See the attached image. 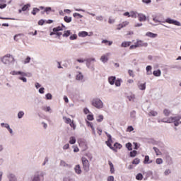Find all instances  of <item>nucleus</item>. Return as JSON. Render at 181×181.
Instances as JSON below:
<instances>
[{
  "mask_svg": "<svg viewBox=\"0 0 181 181\" xmlns=\"http://www.w3.org/2000/svg\"><path fill=\"white\" fill-rule=\"evenodd\" d=\"M40 176H43V173H41L40 175L35 174L30 181H40Z\"/></svg>",
  "mask_w": 181,
  "mask_h": 181,
  "instance_id": "ddd939ff",
  "label": "nucleus"
},
{
  "mask_svg": "<svg viewBox=\"0 0 181 181\" xmlns=\"http://www.w3.org/2000/svg\"><path fill=\"white\" fill-rule=\"evenodd\" d=\"M103 119H104V116L103 115H100L97 117L98 122H102Z\"/></svg>",
  "mask_w": 181,
  "mask_h": 181,
  "instance_id": "58836bf2",
  "label": "nucleus"
},
{
  "mask_svg": "<svg viewBox=\"0 0 181 181\" xmlns=\"http://www.w3.org/2000/svg\"><path fill=\"white\" fill-rule=\"evenodd\" d=\"M137 87L139 90H146V83H141V82H139L137 83Z\"/></svg>",
  "mask_w": 181,
  "mask_h": 181,
  "instance_id": "f8f14e48",
  "label": "nucleus"
},
{
  "mask_svg": "<svg viewBox=\"0 0 181 181\" xmlns=\"http://www.w3.org/2000/svg\"><path fill=\"white\" fill-rule=\"evenodd\" d=\"M29 8H30V4H28L24 5L22 8L23 12L28 11V9H29Z\"/></svg>",
  "mask_w": 181,
  "mask_h": 181,
  "instance_id": "c756f323",
  "label": "nucleus"
},
{
  "mask_svg": "<svg viewBox=\"0 0 181 181\" xmlns=\"http://www.w3.org/2000/svg\"><path fill=\"white\" fill-rule=\"evenodd\" d=\"M153 149L157 156L162 155V153H160V151L159 150V148L156 147H153Z\"/></svg>",
  "mask_w": 181,
  "mask_h": 181,
  "instance_id": "7c9ffc66",
  "label": "nucleus"
},
{
  "mask_svg": "<svg viewBox=\"0 0 181 181\" xmlns=\"http://www.w3.org/2000/svg\"><path fill=\"white\" fill-rule=\"evenodd\" d=\"M64 181H74V180H73V179H71L70 177H65L64 179Z\"/></svg>",
  "mask_w": 181,
  "mask_h": 181,
  "instance_id": "338daca9",
  "label": "nucleus"
},
{
  "mask_svg": "<svg viewBox=\"0 0 181 181\" xmlns=\"http://www.w3.org/2000/svg\"><path fill=\"white\" fill-rule=\"evenodd\" d=\"M76 62H78V63L83 64L85 62H86V59H83V58H78V59H76Z\"/></svg>",
  "mask_w": 181,
  "mask_h": 181,
  "instance_id": "a18cd8bd",
  "label": "nucleus"
},
{
  "mask_svg": "<svg viewBox=\"0 0 181 181\" xmlns=\"http://www.w3.org/2000/svg\"><path fill=\"white\" fill-rule=\"evenodd\" d=\"M30 58L29 57H28L25 61H24V64H26L27 63H30Z\"/></svg>",
  "mask_w": 181,
  "mask_h": 181,
  "instance_id": "69168bd1",
  "label": "nucleus"
},
{
  "mask_svg": "<svg viewBox=\"0 0 181 181\" xmlns=\"http://www.w3.org/2000/svg\"><path fill=\"white\" fill-rule=\"evenodd\" d=\"M42 110L44 111H45V112H50V111H52V108H50L49 106H48V107H43Z\"/></svg>",
  "mask_w": 181,
  "mask_h": 181,
  "instance_id": "ea45409f",
  "label": "nucleus"
},
{
  "mask_svg": "<svg viewBox=\"0 0 181 181\" xmlns=\"http://www.w3.org/2000/svg\"><path fill=\"white\" fill-rule=\"evenodd\" d=\"M1 62L6 66H9V64H13L15 63V58L11 54H7L1 58Z\"/></svg>",
  "mask_w": 181,
  "mask_h": 181,
  "instance_id": "f03ea898",
  "label": "nucleus"
},
{
  "mask_svg": "<svg viewBox=\"0 0 181 181\" xmlns=\"http://www.w3.org/2000/svg\"><path fill=\"white\" fill-rule=\"evenodd\" d=\"M92 105H93V107H95V108L100 110L103 108L104 104L103 103V101H101L100 99L96 98L92 100Z\"/></svg>",
  "mask_w": 181,
  "mask_h": 181,
  "instance_id": "20e7f679",
  "label": "nucleus"
},
{
  "mask_svg": "<svg viewBox=\"0 0 181 181\" xmlns=\"http://www.w3.org/2000/svg\"><path fill=\"white\" fill-rule=\"evenodd\" d=\"M153 76H155V77H160L161 74H162V71H160V69H158L156 70L153 72Z\"/></svg>",
  "mask_w": 181,
  "mask_h": 181,
  "instance_id": "6ab92c4d",
  "label": "nucleus"
},
{
  "mask_svg": "<svg viewBox=\"0 0 181 181\" xmlns=\"http://www.w3.org/2000/svg\"><path fill=\"white\" fill-rule=\"evenodd\" d=\"M102 43H105V45H108L109 46H111V45H112V41H108L107 40H103L102 41Z\"/></svg>",
  "mask_w": 181,
  "mask_h": 181,
  "instance_id": "c9c22d12",
  "label": "nucleus"
},
{
  "mask_svg": "<svg viewBox=\"0 0 181 181\" xmlns=\"http://www.w3.org/2000/svg\"><path fill=\"white\" fill-rule=\"evenodd\" d=\"M8 177L9 181H16V177L13 174H9Z\"/></svg>",
  "mask_w": 181,
  "mask_h": 181,
  "instance_id": "4be33fe9",
  "label": "nucleus"
},
{
  "mask_svg": "<svg viewBox=\"0 0 181 181\" xmlns=\"http://www.w3.org/2000/svg\"><path fill=\"white\" fill-rule=\"evenodd\" d=\"M70 127H71V128H73V129H76V124H74V122H71L69 123Z\"/></svg>",
  "mask_w": 181,
  "mask_h": 181,
  "instance_id": "0e129e2a",
  "label": "nucleus"
},
{
  "mask_svg": "<svg viewBox=\"0 0 181 181\" xmlns=\"http://www.w3.org/2000/svg\"><path fill=\"white\" fill-rule=\"evenodd\" d=\"M141 162V160L139 158H135L133 161H132V164L133 165H139V163Z\"/></svg>",
  "mask_w": 181,
  "mask_h": 181,
  "instance_id": "4c0bfd02",
  "label": "nucleus"
},
{
  "mask_svg": "<svg viewBox=\"0 0 181 181\" xmlns=\"http://www.w3.org/2000/svg\"><path fill=\"white\" fill-rule=\"evenodd\" d=\"M121 81L122 80L119 78H117V80L115 81V84L116 87H119L121 86Z\"/></svg>",
  "mask_w": 181,
  "mask_h": 181,
  "instance_id": "2f4dec72",
  "label": "nucleus"
},
{
  "mask_svg": "<svg viewBox=\"0 0 181 181\" xmlns=\"http://www.w3.org/2000/svg\"><path fill=\"white\" fill-rule=\"evenodd\" d=\"M86 64L88 69H90V70H91L92 71H94V70H95V68H94V64L93 63V62H95V58L86 59Z\"/></svg>",
  "mask_w": 181,
  "mask_h": 181,
  "instance_id": "7ed1b4c3",
  "label": "nucleus"
},
{
  "mask_svg": "<svg viewBox=\"0 0 181 181\" xmlns=\"http://www.w3.org/2000/svg\"><path fill=\"white\" fill-rule=\"evenodd\" d=\"M136 13L134 12V11H132L130 13V18H136Z\"/></svg>",
  "mask_w": 181,
  "mask_h": 181,
  "instance_id": "13d9d810",
  "label": "nucleus"
},
{
  "mask_svg": "<svg viewBox=\"0 0 181 181\" xmlns=\"http://www.w3.org/2000/svg\"><path fill=\"white\" fill-rule=\"evenodd\" d=\"M126 148H127L128 151H132V144L131 143L126 144Z\"/></svg>",
  "mask_w": 181,
  "mask_h": 181,
  "instance_id": "79ce46f5",
  "label": "nucleus"
},
{
  "mask_svg": "<svg viewBox=\"0 0 181 181\" xmlns=\"http://www.w3.org/2000/svg\"><path fill=\"white\" fill-rule=\"evenodd\" d=\"M156 163H157V165H162V163H163V160H162V158H157L156 160Z\"/></svg>",
  "mask_w": 181,
  "mask_h": 181,
  "instance_id": "c03bdc74",
  "label": "nucleus"
},
{
  "mask_svg": "<svg viewBox=\"0 0 181 181\" xmlns=\"http://www.w3.org/2000/svg\"><path fill=\"white\" fill-rule=\"evenodd\" d=\"M134 131V127L132 126H129L127 127V132H132Z\"/></svg>",
  "mask_w": 181,
  "mask_h": 181,
  "instance_id": "bf43d9fd",
  "label": "nucleus"
},
{
  "mask_svg": "<svg viewBox=\"0 0 181 181\" xmlns=\"http://www.w3.org/2000/svg\"><path fill=\"white\" fill-rule=\"evenodd\" d=\"M74 170L77 175H81V167H80V165H76L74 168Z\"/></svg>",
  "mask_w": 181,
  "mask_h": 181,
  "instance_id": "f3484780",
  "label": "nucleus"
},
{
  "mask_svg": "<svg viewBox=\"0 0 181 181\" xmlns=\"http://www.w3.org/2000/svg\"><path fill=\"white\" fill-rule=\"evenodd\" d=\"M49 35H50V36H53V35H56V37H58V39H60V36H62V35H63V33L57 31L56 33H50Z\"/></svg>",
  "mask_w": 181,
  "mask_h": 181,
  "instance_id": "412c9836",
  "label": "nucleus"
},
{
  "mask_svg": "<svg viewBox=\"0 0 181 181\" xmlns=\"http://www.w3.org/2000/svg\"><path fill=\"white\" fill-rule=\"evenodd\" d=\"M131 118H136V112L135 110H133L130 112Z\"/></svg>",
  "mask_w": 181,
  "mask_h": 181,
  "instance_id": "49530a36",
  "label": "nucleus"
},
{
  "mask_svg": "<svg viewBox=\"0 0 181 181\" xmlns=\"http://www.w3.org/2000/svg\"><path fill=\"white\" fill-rule=\"evenodd\" d=\"M127 98L129 100V101H132L134 103L136 98L135 94L131 93L129 95L127 96Z\"/></svg>",
  "mask_w": 181,
  "mask_h": 181,
  "instance_id": "dca6fc26",
  "label": "nucleus"
},
{
  "mask_svg": "<svg viewBox=\"0 0 181 181\" xmlns=\"http://www.w3.org/2000/svg\"><path fill=\"white\" fill-rule=\"evenodd\" d=\"M106 136H107L108 139L106 141V144L110 148V149H112V151H115V148L111 146V143L112 142V139L110 134L105 132Z\"/></svg>",
  "mask_w": 181,
  "mask_h": 181,
  "instance_id": "39448f33",
  "label": "nucleus"
},
{
  "mask_svg": "<svg viewBox=\"0 0 181 181\" xmlns=\"http://www.w3.org/2000/svg\"><path fill=\"white\" fill-rule=\"evenodd\" d=\"M146 36H147V37H151V39H155V37H158V34H155L151 32H147L146 33Z\"/></svg>",
  "mask_w": 181,
  "mask_h": 181,
  "instance_id": "4468645a",
  "label": "nucleus"
},
{
  "mask_svg": "<svg viewBox=\"0 0 181 181\" xmlns=\"http://www.w3.org/2000/svg\"><path fill=\"white\" fill-rule=\"evenodd\" d=\"M87 119H88V121H93V119H94V116L93 115H88L87 116Z\"/></svg>",
  "mask_w": 181,
  "mask_h": 181,
  "instance_id": "4d7b16f0",
  "label": "nucleus"
},
{
  "mask_svg": "<svg viewBox=\"0 0 181 181\" xmlns=\"http://www.w3.org/2000/svg\"><path fill=\"white\" fill-rule=\"evenodd\" d=\"M108 163L110 168L111 173H114L115 172V169L114 168V164H112L111 161H109Z\"/></svg>",
  "mask_w": 181,
  "mask_h": 181,
  "instance_id": "393cba45",
  "label": "nucleus"
},
{
  "mask_svg": "<svg viewBox=\"0 0 181 181\" xmlns=\"http://www.w3.org/2000/svg\"><path fill=\"white\" fill-rule=\"evenodd\" d=\"M83 78H84V76H83V74L81 72L78 71L76 74V80L81 81Z\"/></svg>",
  "mask_w": 181,
  "mask_h": 181,
  "instance_id": "aec40b11",
  "label": "nucleus"
},
{
  "mask_svg": "<svg viewBox=\"0 0 181 181\" xmlns=\"http://www.w3.org/2000/svg\"><path fill=\"white\" fill-rule=\"evenodd\" d=\"M165 22L167 23H169L170 25H175V26H180V22L173 20L172 18H167L165 20Z\"/></svg>",
  "mask_w": 181,
  "mask_h": 181,
  "instance_id": "423d86ee",
  "label": "nucleus"
},
{
  "mask_svg": "<svg viewBox=\"0 0 181 181\" xmlns=\"http://www.w3.org/2000/svg\"><path fill=\"white\" fill-rule=\"evenodd\" d=\"M69 39H70V40H76V39H77V35L74 34V35H71Z\"/></svg>",
  "mask_w": 181,
  "mask_h": 181,
  "instance_id": "6e6d98bb",
  "label": "nucleus"
},
{
  "mask_svg": "<svg viewBox=\"0 0 181 181\" xmlns=\"http://www.w3.org/2000/svg\"><path fill=\"white\" fill-rule=\"evenodd\" d=\"M128 73L131 77H135V75L134 74V71L129 70Z\"/></svg>",
  "mask_w": 181,
  "mask_h": 181,
  "instance_id": "052dcab7",
  "label": "nucleus"
},
{
  "mask_svg": "<svg viewBox=\"0 0 181 181\" xmlns=\"http://www.w3.org/2000/svg\"><path fill=\"white\" fill-rule=\"evenodd\" d=\"M115 80H117V78L115 76H110L108 78V81L110 84H111V86H113V84H115Z\"/></svg>",
  "mask_w": 181,
  "mask_h": 181,
  "instance_id": "a211bd4d",
  "label": "nucleus"
},
{
  "mask_svg": "<svg viewBox=\"0 0 181 181\" xmlns=\"http://www.w3.org/2000/svg\"><path fill=\"white\" fill-rule=\"evenodd\" d=\"M175 121H180V117H171L167 119V121H163V122H168L169 124H172V122H175Z\"/></svg>",
  "mask_w": 181,
  "mask_h": 181,
  "instance_id": "6e6552de",
  "label": "nucleus"
},
{
  "mask_svg": "<svg viewBox=\"0 0 181 181\" xmlns=\"http://www.w3.org/2000/svg\"><path fill=\"white\" fill-rule=\"evenodd\" d=\"M79 36H82L83 37L88 36V33L86 32V31H82L81 33H78Z\"/></svg>",
  "mask_w": 181,
  "mask_h": 181,
  "instance_id": "f704fd0d",
  "label": "nucleus"
},
{
  "mask_svg": "<svg viewBox=\"0 0 181 181\" xmlns=\"http://www.w3.org/2000/svg\"><path fill=\"white\" fill-rule=\"evenodd\" d=\"M40 11V9H39L37 8H34L33 10L32 11L31 13H32V15H36V13H37Z\"/></svg>",
  "mask_w": 181,
  "mask_h": 181,
  "instance_id": "72a5a7b5",
  "label": "nucleus"
},
{
  "mask_svg": "<svg viewBox=\"0 0 181 181\" xmlns=\"http://www.w3.org/2000/svg\"><path fill=\"white\" fill-rule=\"evenodd\" d=\"M60 30H63V28L60 27V26H58V27H56V28H53V32L52 33H55L56 32H60Z\"/></svg>",
  "mask_w": 181,
  "mask_h": 181,
  "instance_id": "c85d7f7f",
  "label": "nucleus"
},
{
  "mask_svg": "<svg viewBox=\"0 0 181 181\" xmlns=\"http://www.w3.org/2000/svg\"><path fill=\"white\" fill-rule=\"evenodd\" d=\"M137 17L139 22H145V21H146V16H145V14L139 13Z\"/></svg>",
  "mask_w": 181,
  "mask_h": 181,
  "instance_id": "9b49d317",
  "label": "nucleus"
},
{
  "mask_svg": "<svg viewBox=\"0 0 181 181\" xmlns=\"http://www.w3.org/2000/svg\"><path fill=\"white\" fill-rule=\"evenodd\" d=\"M107 181H114V176H110V177H108Z\"/></svg>",
  "mask_w": 181,
  "mask_h": 181,
  "instance_id": "774afa93",
  "label": "nucleus"
},
{
  "mask_svg": "<svg viewBox=\"0 0 181 181\" xmlns=\"http://www.w3.org/2000/svg\"><path fill=\"white\" fill-rule=\"evenodd\" d=\"M163 114H164V115H165V117H169L170 115V110H169L168 109H165L163 110Z\"/></svg>",
  "mask_w": 181,
  "mask_h": 181,
  "instance_id": "473e14b6",
  "label": "nucleus"
},
{
  "mask_svg": "<svg viewBox=\"0 0 181 181\" xmlns=\"http://www.w3.org/2000/svg\"><path fill=\"white\" fill-rule=\"evenodd\" d=\"M114 146L116 149H121V148H122V145L118 144V143H115L114 144Z\"/></svg>",
  "mask_w": 181,
  "mask_h": 181,
  "instance_id": "8fccbe9b",
  "label": "nucleus"
},
{
  "mask_svg": "<svg viewBox=\"0 0 181 181\" xmlns=\"http://www.w3.org/2000/svg\"><path fill=\"white\" fill-rule=\"evenodd\" d=\"M71 35V30H66L64 32V34L62 35L63 37H69Z\"/></svg>",
  "mask_w": 181,
  "mask_h": 181,
  "instance_id": "b1692460",
  "label": "nucleus"
},
{
  "mask_svg": "<svg viewBox=\"0 0 181 181\" xmlns=\"http://www.w3.org/2000/svg\"><path fill=\"white\" fill-rule=\"evenodd\" d=\"M136 151L134 150L133 151L130 152V156L131 158H135V156H136Z\"/></svg>",
  "mask_w": 181,
  "mask_h": 181,
  "instance_id": "de8ad7c7",
  "label": "nucleus"
},
{
  "mask_svg": "<svg viewBox=\"0 0 181 181\" xmlns=\"http://www.w3.org/2000/svg\"><path fill=\"white\" fill-rule=\"evenodd\" d=\"M144 176L142 175V174L139 173L136 176V179L137 180H142Z\"/></svg>",
  "mask_w": 181,
  "mask_h": 181,
  "instance_id": "603ef678",
  "label": "nucleus"
},
{
  "mask_svg": "<svg viewBox=\"0 0 181 181\" xmlns=\"http://www.w3.org/2000/svg\"><path fill=\"white\" fill-rule=\"evenodd\" d=\"M110 56V54H106L105 55H103L100 57V60L103 62V63H107L108 62V57Z\"/></svg>",
  "mask_w": 181,
  "mask_h": 181,
  "instance_id": "2eb2a0df",
  "label": "nucleus"
},
{
  "mask_svg": "<svg viewBox=\"0 0 181 181\" xmlns=\"http://www.w3.org/2000/svg\"><path fill=\"white\" fill-rule=\"evenodd\" d=\"M76 137H74V136H71L70 138H69V144H71V145H74V144H76Z\"/></svg>",
  "mask_w": 181,
  "mask_h": 181,
  "instance_id": "a878e982",
  "label": "nucleus"
},
{
  "mask_svg": "<svg viewBox=\"0 0 181 181\" xmlns=\"http://www.w3.org/2000/svg\"><path fill=\"white\" fill-rule=\"evenodd\" d=\"M122 46H131V42L125 41L122 43Z\"/></svg>",
  "mask_w": 181,
  "mask_h": 181,
  "instance_id": "5fc2aeb1",
  "label": "nucleus"
},
{
  "mask_svg": "<svg viewBox=\"0 0 181 181\" xmlns=\"http://www.w3.org/2000/svg\"><path fill=\"white\" fill-rule=\"evenodd\" d=\"M104 19V17H103L102 16H99L96 17V21H100V22L103 21Z\"/></svg>",
  "mask_w": 181,
  "mask_h": 181,
  "instance_id": "680f3d73",
  "label": "nucleus"
},
{
  "mask_svg": "<svg viewBox=\"0 0 181 181\" xmlns=\"http://www.w3.org/2000/svg\"><path fill=\"white\" fill-rule=\"evenodd\" d=\"M144 163H145V164L152 163V160H149V156H145Z\"/></svg>",
  "mask_w": 181,
  "mask_h": 181,
  "instance_id": "bb28decb",
  "label": "nucleus"
},
{
  "mask_svg": "<svg viewBox=\"0 0 181 181\" xmlns=\"http://www.w3.org/2000/svg\"><path fill=\"white\" fill-rule=\"evenodd\" d=\"M128 25H129V22L128 21L122 22V23L117 25V30H121L122 28H125V26H128Z\"/></svg>",
  "mask_w": 181,
  "mask_h": 181,
  "instance_id": "9d476101",
  "label": "nucleus"
},
{
  "mask_svg": "<svg viewBox=\"0 0 181 181\" xmlns=\"http://www.w3.org/2000/svg\"><path fill=\"white\" fill-rule=\"evenodd\" d=\"M24 115H25V112H23V111H20L18 113V118L21 119V118H22Z\"/></svg>",
  "mask_w": 181,
  "mask_h": 181,
  "instance_id": "a19ab883",
  "label": "nucleus"
},
{
  "mask_svg": "<svg viewBox=\"0 0 181 181\" xmlns=\"http://www.w3.org/2000/svg\"><path fill=\"white\" fill-rule=\"evenodd\" d=\"M60 166H62V168H65V169H71V164H69L67 163H66V161L62 160L60 161Z\"/></svg>",
  "mask_w": 181,
  "mask_h": 181,
  "instance_id": "1a4fd4ad",
  "label": "nucleus"
},
{
  "mask_svg": "<svg viewBox=\"0 0 181 181\" xmlns=\"http://www.w3.org/2000/svg\"><path fill=\"white\" fill-rule=\"evenodd\" d=\"M63 119H64L66 124H70L71 122V119H70V118H67L66 117H64Z\"/></svg>",
  "mask_w": 181,
  "mask_h": 181,
  "instance_id": "09e8293b",
  "label": "nucleus"
},
{
  "mask_svg": "<svg viewBox=\"0 0 181 181\" xmlns=\"http://www.w3.org/2000/svg\"><path fill=\"white\" fill-rule=\"evenodd\" d=\"M148 115L151 116V117H156V115H158V112H155V111H151L148 113Z\"/></svg>",
  "mask_w": 181,
  "mask_h": 181,
  "instance_id": "37998d69",
  "label": "nucleus"
},
{
  "mask_svg": "<svg viewBox=\"0 0 181 181\" xmlns=\"http://www.w3.org/2000/svg\"><path fill=\"white\" fill-rule=\"evenodd\" d=\"M82 163L85 170H87L88 168H90V163L88 162V160H87V158L85 157L82 158Z\"/></svg>",
  "mask_w": 181,
  "mask_h": 181,
  "instance_id": "0eeeda50",
  "label": "nucleus"
},
{
  "mask_svg": "<svg viewBox=\"0 0 181 181\" xmlns=\"http://www.w3.org/2000/svg\"><path fill=\"white\" fill-rule=\"evenodd\" d=\"M86 124H87L88 127H90V128L93 131V133L95 134V129H94V127L93 126V123H91L88 121H86Z\"/></svg>",
  "mask_w": 181,
  "mask_h": 181,
  "instance_id": "5701e85b",
  "label": "nucleus"
},
{
  "mask_svg": "<svg viewBox=\"0 0 181 181\" xmlns=\"http://www.w3.org/2000/svg\"><path fill=\"white\" fill-rule=\"evenodd\" d=\"M171 173H172V171H170V170L169 169L165 170L164 172L165 176H168V175H170Z\"/></svg>",
  "mask_w": 181,
  "mask_h": 181,
  "instance_id": "864d4df0",
  "label": "nucleus"
},
{
  "mask_svg": "<svg viewBox=\"0 0 181 181\" xmlns=\"http://www.w3.org/2000/svg\"><path fill=\"white\" fill-rule=\"evenodd\" d=\"M10 74H11V76H18V80H21V81H23V83H27L28 82V79H26L25 77H28V73L26 72H23V71H11L10 72Z\"/></svg>",
  "mask_w": 181,
  "mask_h": 181,
  "instance_id": "f257e3e1",
  "label": "nucleus"
},
{
  "mask_svg": "<svg viewBox=\"0 0 181 181\" xmlns=\"http://www.w3.org/2000/svg\"><path fill=\"white\" fill-rule=\"evenodd\" d=\"M152 70V66H146V71H147V74H152V71H151Z\"/></svg>",
  "mask_w": 181,
  "mask_h": 181,
  "instance_id": "e433bc0d",
  "label": "nucleus"
},
{
  "mask_svg": "<svg viewBox=\"0 0 181 181\" xmlns=\"http://www.w3.org/2000/svg\"><path fill=\"white\" fill-rule=\"evenodd\" d=\"M64 22H66V23H70V22H71V17L65 16L64 17Z\"/></svg>",
  "mask_w": 181,
  "mask_h": 181,
  "instance_id": "cd10ccee",
  "label": "nucleus"
},
{
  "mask_svg": "<svg viewBox=\"0 0 181 181\" xmlns=\"http://www.w3.org/2000/svg\"><path fill=\"white\" fill-rule=\"evenodd\" d=\"M1 127H2L3 128H6V129H8L10 126L8 123H1Z\"/></svg>",
  "mask_w": 181,
  "mask_h": 181,
  "instance_id": "3c124183",
  "label": "nucleus"
},
{
  "mask_svg": "<svg viewBox=\"0 0 181 181\" xmlns=\"http://www.w3.org/2000/svg\"><path fill=\"white\" fill-rule=\"evenodd\" d=\"M45 97H46V98H47V100H52V94H50V93H47V94L45 95Z\"/></svg>",
  "mask_w": 181,
  "mask_h": 181,
  "instance_id": "e2e57ef3",
  "label": "nucleus"
}]
</instances>
